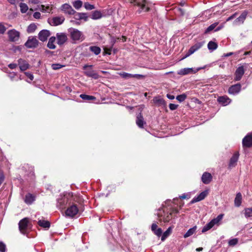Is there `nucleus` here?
<instances>
[{"instance_id": "nucleus-1", "label": "nucleus", "mask_w": 252, "mask_h": 252, "mask_svg": "<svg viewBox=\"0 0 252 252\" xmlns=\"http://www.w3.org/2000/svg\"><path fill=\"white\" fill-rule=\"evenodd\" d=\"M178 213L179 211L176 208L163 207L158 210L157 215L160 221H163L165 223L171 221V223H174V220L177 217L175 215Z\"/></svg>"}, {"instance_id": "nucleus-2", "label": "nucleus", "mask_w": 252, "mask_h": 252, "mask_svg": "<svg viewBox=\"0 0 252 252\" xmlns=\"http://www.w3.org/2000/svg\"><path fill=\"white\" fill-rule=\"evenodd\" d=\"M73 201H77L76 195H73L72 193H67L63 195H60L57 200V207L60 209L65 208L67 205H70Z\"/></svg>"}, {"instance_id": "nucleus-3", "label": "nucleus", "mask_w": 252, "mask_h": 252, "mask_svg": "<svg viewBox=\"0 0 252 252\" xmlns=\"http://www.w3.org/2000/svg\"><path fill=\"white\" fill-rule=\"evenodd\" d=\"M127 2L133 3L139 7L138 12L140 13L142 12L149 11L151 3L147 0H126Z\"/></svg>"}, {"instance_id": "nucleus-4", "label": "nucleus", "mask_w": 252, "mask_h": 252, "mask_svg": "<svg viewBox=\"0 0 252 252\" xmlns=\"http://www.w3.org/2000/svg\"><path fill=\"white\" fill-rule=\"evenodd\" d=\"M68 32L70 34L71 39L74 42L78 41H82L85 39L82 32L77 29L71 28L68 30Z\"/></svg>"}, {"instance_id": "nucleus-5", "label": "nucleus", "mask_w": 252, "mask_h": 252, "mask_svg": "<svg viewBox=\"0 0 252 252\" xmlns=\"http://www.w3.org/2000/svg\"><path fill=\"white\" fill-rule=\"evenodd\" d=\"M76 202L77 201H73L70 205H68V207L65 211L66 216L73 217L77 214L79 212V209L77 205L75 204V202Z\"/></svg>"}, {"instance_id": "nucleus-6", "label": "nucleus", "mask_w": 252, "mask_h": 252, "mask_svg": "<svg viewBox=\"0 0 252 252\" xmlns=\"http://www.w3.org/2000/svg\"><path fill=\"white\" fill-rule=\"evenodd\" d=\"M93 66V65H85L83 67V70H85L84 74L94 79H97L99 78V75L94 70L92 69Z\"/></svg>"}, {"instance_id": "nucleus-7", "label": "nucleus", "mask_w": 252, "mask_h": 252, "mask_svg": "<svg viewBox=\"0 0 252 252\" xmlns=\"http://www.w3.org/2000/svg\"><path fill=\"white\" fill-rule=\"evenodd\" d=\"M19 228L21 233L25 234L29 227L30 222L28 218H25L19 222Z\"/></svg>"}, {"instance_id": "nucleus-8", "label": "nucleus", "mask_w": 252, "mask_h": 252, "mask_svg": "<svg viewBox=\"0 0 252 252\" xmlns=\"http://www.w3.org/2000/svg\"><path fill=\"white\" fill-rule=\"evenodd\" d=\"M38 41L35 37L29 36L25 43V46L28 48H35L38 45Z\"/></svg>"}, {"instance_id": "nucleus-9", "label": "nucleus", "mask_w": 252, "mask_h": 252, "mask_svg": "<svg viewBox=\"0 0 252 252\" xmlns=\"http://www.w3.org/2000/svg\"><path fill=\"white\" fill-rule=\"evenodd\" d=\"M65 20L63 16H56L48 19V23L51 26H56L61 25Z\"/></svg>"}, {"instance_id": "nucleus-10", "label": "nucleus", "mask_w": 252, "mask_h": 252, "mask_svg": "<svg viewBox=\"0 0 252 252\" xmlns=\"http://www.w3.org/2000/svg\"><path fill=\"white\" fill-rule=\"evenodd\" d=\"M242 146L244 148L252 147V134L248 133L242 140Z\"/></svg>"}, {"instance_id": "nucleus-11", "label": "nucleus", "mask_w": 252, "mask_h": 252, "mask_svg": "<svg viewBox=\"0 0 252 252\" xmlns=\"http://www.w3.org/2000/svg\"><path fill=\"white\" fill-rule=\"evenodd\" d=\"M203 45L202 42H198L193 46H192L189 50L188 53L186 54L185 56L182 58V59H184L187 57L189 56L193 53H194L195 51L200 49Z\"/></svg>"}, {"instance_id": "nucleus-12", "label": "nucleus", "mask_w": 252, "mask_h": 252, "mask_svg": "<svg viewBox=\"0 0 252 252\" xmlns=\"http://www.w3.org/2000/svg\"><path fill=\"white\" fill-rule=\"evenodd\" d=\"M8 35L10 41L15 42L18 41L19 39L20 32L16 30L13 29L8 32Z\"/></svg>"}, {"instance_id": "nucleus-13", "label": "nucleus", "mask_w": 252, "mask_h": 252, "mask_svg": "<svg viewBox=\"0 0 252 252\" xmlns=\"http://www.w3.org/2000/svg\"><path fill=\"white\" fill-rule=\"evenodd\" d=\"M57 39V43L59 45H63L67 40V36L66 33L63 32L57 33L56 37Z\"/></svg>"}, {"instance_id": "nucleus-14", "label": "nucleus", "mask_w": 252, "mask_h": 252, "mask_svg": "<svg viewBox=\"0 0 252 252\" xmlns=\"http://www.w3.org/2000/svg\"><path fill=\"white\" fill-rule=\"evenodd\" d=\"M61 9L65 13L69 15H73L76 13V11L72 8L71 6L67 3H64L61 6Z\"/></svg>"}, {"instance_id": "nucleus-15", "label": "nucleus", "mask_w": 252, "mask_h": 252, "mask_svg": "<svg viewBox=\"0 0 252 252\" xmlns=\"http://www.w3.org/2000/svg\"><path fill=\"white\" fill-rule=\"evenodd\" d=\"M248 14V12L247 11H244L239 16V17L234 21L233 24L236 25L243 24Z\"/></svg>"}, {"instance_id": "nucleus-16", "label": "nucleus", "mask_w": 252, "mask_h": 252, "mask_svg": "<svg viewBox=\"0 0 252 252\" xmlns=\"http://www.w3.org/2000/svg\"><path fill=\"white\" fill-rule=\"evenodd\" d=\"M219 23L218 22H215L210 26H209L205 31L204 33H208L210 32H212V31L214 30L215 32H217L220 30L222 28L223 26L221 25L219 27L217 26H218Z\"/></svg>"}, {"instance_id": "nucleus-17", "label": "nucleus", "mask_w": 252, "mask_h": 252, "mask_svg": "<svg viewBox=\"0 0 252 252\" xmlns=\"http://www.w3.org/2000/svg\"><path fill=\"white\" fill-rule=\"evenodd\" d=\"M208 194L207 190H204L199 193L197 196L194 197L191 201V203H194L203 200Z\"/></svg>"}, {"instance_id": "nucleus-18", "label": "nucleus", "mask_w": 252, "mask_h": 252, "mask_svg": "<svg viewBox=\"0 0 252 252\" xmlns=\"http://www.w3.org/2000/svg\"><path fill=\"white\" fill-rule=\"evenodd\" d=\"M200 68H198L196 70H194L193 68H184L179 70L177 73L179 75H185L192 73H196L198 71Z\"/></svg>"}, {"instance_id": "nucleus-19", "label": "nucleus", "mask_w": 252, "mask_h": 252, "mask_svg": "<svg viewBox=\"0 0 252 252\" xmlns=\"http://www.w3.org/2000/svg\"><path fill=\"white\" fill-rule=\"evenodd\" d=\"M239 157V154L238 152H235L231 158L228 166L229 168H233L236 165Z\"/></svg>"}, {"instance_id": "nucleus-20", "label": "nucleus", "mask_w": 252, "mask_h": 252, "mask_svg": "<svg viewBox=\"0 0 252 252\" xmlns=\"http://www.w3.org/2000/svg\"><path fill=\"white\" fill-rule=\"evenodd\" d=\"M50 35V32L47 30H43L38 33V38L41 41H46Z\"/></svg>"}, {"instance_id": "nucleus-21", "label": "nucleus", "mask_w": 252, "mask_h": 252, "mask_svg": "<svg viewBox=\"0 0 252 252\" xmlns=\"http://www.w3.org/2000/svg\"><path fill=\"white\" fill-rule=\"evenodd\" d=\"M245 73L244 67L243 66H239L237 68L235 73L234 80L235 81H239L242 78Z\"/></svg>"}, {"instance_id": "nucleus-22", "label": "nucleus", "mask_w": 252, "mask_h": 252, "mask_svg": "<svg viewBox=\"0 0 252 252\" xmlns=\"http://www.w3.org/2000/svg\"><path fill=\"white\" fill-rule=\"evenodd\" d=\"M241 85L238 83L231 86L228 89V93L230 94H236L239 93L241 90Z\"/></svg>"}, {"instance_id": "nucleus-23", "label": "nucleus", "mask_w": 252, "mask_h": 252, "mask_svg": "<svg viewBox=\"0 0 252 252\" xmlns=\"http://www.w3.org/2000/svg\"><path fill=\"white\" fill-rule=\"evenodd\" d=\"M212 180V176L210 173L204 172L201 177L202 182L205 184H209Z\"/></svg>"}, {"instance_id": "nucleus-24", "label": "nucleus", "mask_w": 252, "mask_h": 252, "mask_svg": "<svg viewBox=\"0 0 252 252\" xmlns=\"http://www.w3.org/2000/svg\"><path fill=\"white\" fill-rule=\"evenodd\" d=\"M218 101L223 106H226L229 104L231 102V99L227 96H220L217 99Z\"/></svg>"}, {"instance_id": "nucleus-25", "label": "nucleus", "mask_w": 252, "mask_h": 252, "mask_svg": "<svg viewBox=\"0 0 252 252\" xmlns=\"http://www.w3.org/2000/svg\"><path fill=\"white\" fill-rule=\"evenodd\" d=\"M18 65L21 71H25L29 68V64L25 60L20 59L18 61Z\"/></svg>"}, {"instance_id": "nucleus-26", "label": "nucleus", "mask_w": 252, "mask_h": 252, "mask_svg": "<svg viewBox=\"0 0 252 252\" xmlns=\"http://www.w3.org/2000/svg\"><path fill=\"white\" fill-rule=\"evenodd\" d=\"M152 231L158 237L161 236L162 230L161 228H158L156 223H153L151 226Z\"/></svg>"}, {"instance_id": "nucleus-27", "label": "nucleus", "mask_w": 252, "mask_h": 252, "mask_svg": "<svg viewBox=\"0 0 252 252\" xmlns=\"http://www.w3.org/2000/svg\"><path fill=\"white\" fill-rule=\"evenodd\" d=\"M136 123L140 128L143 127L144 125L145 124V122L144 121L143 117L141 113H139L137 116Z\"/></svg>"}, {"instance_id": "nucleus-28", "label": "nucleus", "mask_w": 252, "mask_h": 252, "mask_svg": "<svg viewBox=\"0 0 252 252\" xmlns=\"http://www.w3.org/2000/svg\"><path fill=\"white\" fill-rule=\"evenodd\" d=\"M74 15V18L76 20H84L85 21L88 20V16L86 13L76 12Z\"/></svg>"}, {"instance_id": "nucleus-29", "label": "nucleus", "mask_w": 252, "mask_h": 252, "mask_svg": "<svg viewBox=\"0 0 252 252\" xmlns=\"http://www.w3.org/2000/svg\"><path fill=\"white\" fill-rule=\"evenodd\" d=\"M103 14L100 11L95 10L92 12L91 18L93 20H98L101 18Z\"/></svg>"}, {"instance_id": "nucleus-30", "label": "nucleus", "mask_w": 252, "mask_h": 252, "mask_svg": "<svg viewBox=\"0 0 252 252\" xmlns=\"http://www.w3.org/2000/svg\"><path fill=\"white\" fill-rule=\"evenodd\" d=\"M34 196L31 193L27 194L25 198V202L28 204H31L34 201Z\"/></svg>"}, {"instance_id": "nucleus-31", "label": "nucleus", "mask_w": 252, "mask_h": 252, "mask_svg": "<svg viewBox=\"0 0 252 252\" xmlns=\"http://www.w3.org/2000/svg\"><path fill=\"white\" fill-rule=\"evenodd\" d=\"M56 41V37L52 36L51 37L48 41L47 43V47L51 49H54L56 48V45L54 43Z\"/></svg>"}, {"instance_id": "nucleus-32", "label": "nucleus", "mask_w": 252, "mask_h": 252, "mask_svg": "<svg viewBox=\"0 0 252 252\" xmlns=\"http://www.w3.org/2000/svg\"><path fill=\"white\" fill-rule=\"evenodd\" d=\"M197 226H194L192 228L189 229L187 232L184 235V237L185 238H188L191 235H192L196 231Z\"/></svg>"}, {"instance_id": "nucleus-33", "label": "nucleus", "mask_w": 252, "mask_h": 252, "mask_svg": "<svg viewBox=\"0 0 252 252\" xmlns=\"http://www.w3.org/2000/svg\"><path fill=\"white\" fill-rule=\"evenodd\" d=\"M89 50L95 55H99L101 52V49L97 46H91L89 47Z\"/></svg>"}, {"instance_id": "nucleus-34", "label": "nucleus", "mask_w": 252, "mask_h": 252, "mask_svg": "<svg viewBox=\"0 0 252 252\" xmlns=\"http://www.w3.org/2000/svg\"><path fill=\"white\" fill-rule=\"evenodd\" d=\"M242 203V195L240 192L237 193L234 200L235 205L236 207L240 206Z\"/></svg>"}, {"instance_id": "nucleus-35", "label": "nucleus", "mask_w": 252, "mask_h": 252, "mask_svg": "<svg viewBox=\"0 0 252 252\" xmlns=\"http://www.w3.org/2000/svg\"><path fill=\"white\" fill-rule=\"evenodd\" d=\"M223 217V214H220L216 218H214L211 220L210 222L213 224V225L214 226L215 225L218 224L220 222V221L222 219Z\"/></svg>"}, {"instance_id": "nucleus-36", "label": "nucleus", "mask_w": 252, "mask_h": 252, "mask_svg": "<svg viewBox=\"0 0 252 252\" xmlns=\"http://www.w3.org/2000/svg\"><path fill=\"white\" fill-rule=\"evenodd\" d=\"M172 227L170 226L168 229L161 235V240L163 241L165 239L169 236L171 233Z\"/></svg>"}, {"instance_id": "nucleus-37", "label": "nucleus", "mask_w": 252, "mask_h": 252, "mask_svg": "<svg viewBox=\"0 0 252 252\" xmlns=\"http://www.w3.org/2000/svg\"><path fill=\"white\" fill-rule=\"evenodd\" d=\"M80 97L83 100L90 101L91 100H95L96 98L95 97L93 96V95H89L85 94H81L80 95Z\"/></svg>"}, {"instance_id": "nucleus-38", "label": "nucleus", "mask_w": 252, "mask_h": 252, "mask_svg": "<svg viewBox=\"0 0 252 252\" xmlns=\"http://www.w3.org/2000/svg\"><path fill=\"white\" fill-rule=\"evenodd\" d=\"M38 224L39 226L45 228H48L50 226V223L48 221L44 220H39L38 221Z\"/></svg>"}, {"instance_id": "nucleus-39", "label": "nucleus", "mask_w": 252, "mask_h": 252, "mask_svg": "<svg viewBox=\"0 0 252 252\" xmlns=\"http://www.w3.org/2000/svg\"><path fill=\"white\" fill-rule=\"evenodd\" d=\"M208 48L209 50L213 51L218 48V44L217 43L212 41H209L207 45Z\"/></svg>"}, {"instance_id": "nucleus-40", "label": "nucleus", "mask_w": 252, "mask_h": 252, "mask_svg": "<svg viewBox=\"0 0 252 252\" xmlns=\"http://www.w3.org/2000/svg\"><path fill=\"white\" fill-rule=\"evenodd\" d=\"M153 102L156 104L158 105H163L165 104V101L163 99L159 98V97H155L153 99Z\"/></svg>"}, {"instance_id": "nucleus-41", "label": "nucleus", "mask_w": 252, "mask_h": 252, "mask_svg": "<svg viewBox=\"0 0 252 252\" xmlns=\"http://www.w3.org/2000/svg\"><path fill=\"white\" fill-rule=\"evenodd\" d=\"M37 28L36 25L34 23L31 24L27 28V31L28 33L33 32Z\"/></svg>"}, {"instance_id": "nucleus-42", "label": "nucleus", "mask_w": 252, "mask_h": 252, "mask_svg": "<svg viewBox=\"0 0 252 252\" xmlns=\"http://www.w3.org/2000/svg\"><path fill=\"white\" fill-rule=\"evenodd\" d=\"M72 5L75 9L78 10L82 7V2L80 0H77L73 2Z\"/></svg>"}, {"instance_id": "nucleus-43", "label": "nucleus", "mask_w": 252, "mask_h": 252, "mask_svg": "<svg viewBox=\"0 0 252 252\" xmlns=\"http://www.w3.org/2000/svg\"><path fill=\"white\" fill-rule=\"evenodd\" d=\"M214 226L211 223V222L210 221L208 223H207L202 228V232L204 233L208 230H210L211 228H212Z\"/></svg>"}, {"instance_id": "nucleus-44", "label": "nucleus", "mask_w": 252, "mask_h": 252, "mask_svg": "<svg viewBox=\"0 0 252 252\" xmlns=\"http://www.w3.org/2000/svg\"><path fill=\"white\" fill-rule=\"evenodd\" d=\"M245 216L247 218L252 217V207L245 209Z\"/></svg>"}, {"instance_id": "nucleus-45", "label": "nucleus", "mask_w": 252, "mask_h": 252, "mask_svg": "<svg viewBox=\"0 0 252 252\" xmlns=\"http://www.w3.org/2000/svg\"><path fill=\"white\" fill-rule=\"evenodd\" d=\"M20 10L22 13H26L28 10V6L26 3H21L20 4Z\"/></svg>"}, {"instance_id": "nucleus-46", "label": "nucleus", "mask_w": 252, "mask_h": 252, "mask_svg": "<svg viewBox=\"0 0 252 252\" xmlns=\"http://www.w3.org/2000/svg\"><path fill=\"white\" fill-rule=\"evenodd\" d=\"M187 96L185 94L178 95L176 96V99L180 102H183L187 98Z\"/></svg>"}, {"instance_id": "nucleus-47", "label": "nucleus", "mask_w": 252, "mask_h": 252, "mask_svg": "<svg viewBox=\"0 0 252 252\" xmlns=\"http://www.w3.org/2000/svg\"><path fill=\"white\" fill-rule=\"evenodd\" d=\"M238 243V238H233L229 240L228 245L229 246L233 247Z\"/></svg>"}, {"instance_id": "nucleus-48", "label": "nucleus", "mask_w": 252, "mask_h": 252, "mask_svg": "<svg viewBox=\"0 0 252 252\" xmlns=\"http://www.w3.org/2000/svg\"><path fill=\"white\" fill-rule=\"evenodd\" d=\"M120 75L124 79H128L133 77V74L126 72L120 73Z\"/></svg>"}, {"instance_id": "nucleus-49", "label": "nucleus", "mask_w": 252, "mask_h": 252, "mask_svg": "<svg viewBox=\"0 0 252 252\" xmlns=\"http://www.w3.org/2000/svg\"><path fill=\"white\" fill-rule=\"evenodd\" d=\"M64 66V65H62L60 63H53L51 65L52 68L53 70H58Z\"/></svg>"}, {"instance_id": "nucleus-50", "label": "nucleus", "mask_w": 252, "mask_h": 252, "mask_svg": "<svg viewBox=\"0 0 252 252\" xmlns=\"http://www.w3.org/2000/svg\"><path fill=\"white\" fill-rule=\"evenodd\" d=\"M84 7L88 10H91L95 8L94 5L90 4L88 2H85L84 3Z\"/></svg>"}, {"instance_id": "nucleus-51", "label": "nucleus", "mask_w": 252, "mask_h": 252, "mask_svg": "<svg viewBox=\"0 0 252 252\" xmlns=\"http://www.w3.org/2000/svg\"><path fill=\"white\" fill-rule=\"evenodd\" d=\"M35 10H38L42 12H46L48 10H45V6L44 5H38Z\"/></svg>"}, {"instance_id": "nucleus-52", "label": "nucleus", "mask_w": 252, "mask_h": 252, "mask_svg": "<svg viewBox=\"0 0 252 252\" xmlns=\"http://www.w3.org/2000/svg\"><path fill=\"white\" fill-rule=\"evenodd\" d=\"M6 251V245L2 242H0V252H5Z\"/></svg>"}, {"instance_id": "nucleus-53", "label": "nucleus", "mask_w": 252, "mask_h": 252, "mask_svg": "<svg viewBox=\"0 0 252 252\" xmlns=\"http://www.w3.org/2000/svg\"><path fill=\"white\" fill-rule=\"evenodd\" d=\"M178 105L173 103H170L169 105V109L171 110H175L178 108Z\"/></svg>"}, {"instance_id": "nucleus-54", "label": "nucleus", "mask_w": 252, "mask_h": 252, "mask_svg": "<svg viewBox=\"0 0 252 252\" xmlns=\"http://www.w3.org/2000/svg\"><path fill=\"white\" fill-rule=\"evenodd\" d=\"M6 30V29L4 27V26L2 24L0 23V33H3L5 32Z\"/></svg>"}, {"instance_id": "nucleus-55", "label": "nucleus", "mask_w": 252, "mask_h": 252, "mask_svg": "<svg viewBox=\"0 0 252 252\" xmlns=\"http://www.w3.org/2000/svg\"><path fill=\"white\" fill-rule=\"evenodd\" d=\"M25 74L26 75V76H27L31 81L33 80V76L32 73L28 72H26L25 73Z\"/></svg>"}, {"instance_id": "nucleus-56", "label": "nucleus", "mask_w": 252, "mask_h": 252, "mask_svg": "<svg viewBox=\"0 0 252 252\" xmlns=\"http://www.w3.org/2000/svg\"><path fill=\"white\" fill-rule=\"evenodd\" d=\"M144 77V75H141V74H133V77H132V78H137L138 79L143 78Z\"/></svg>"}, {"instance_id": "nucleus-57", "label": "nucleus", "mask_w": 252, "mask_h": 252, "mask_svg": "<svg viewBox=\"0 0 252 252\" xmlns=\"http://www.w3.org/2000/svg\"><path fill=\"white\" fill-rule=\"evenodd\" d=\"M190 197V195L189 194L184 193L181 196L180 198L182 199H189Z\"/></svg>"}, {"instance_id": "nucleus-58", "label": "nucleus", "mask_w": 252, "mask_h": 252, "mask_svg": "<svg viewBox=\"0 0 252 252\" xmlns=\"http://www.w3.org/2000/svg\"><path fill=\"white\" fill-rule=\"evenodd\" d=\"M33 16L35 19H39L41 16V14L39 12H35L34 13Z\"/></svg>"}, {"instance_id": "nucleus-59", "label": "nucleus", "mask_w": 252, "mask_h": 252, "mask_svg": "<svg viewBox=\"0 0 252 252\" xmlns=\"http://www.w3.org/2000/svg\"><path fill=\"white\" fill-rule=\"evenodd\" d=\"M9 3L12 4H16L19 1H23V0H7Z\"/></svg>"}, {"instance_id": "nucleus-60", "label": "nucleus", "mask_w": 252, "mask_h": 252, "mask_svg": "<svg viewBox=\"0 0 252 252\" xmlns=\"http://www.w3.org/2000/svg\"><path fill=\"white\" fill-rule=\"evenodd\" d=\"M4 180V176L2 173V172L0 170V186L2 184Z\"/></svg>"}, {"instance_id": "nucleus-61", "label": "nucleus", "mask_w": 252, "mask_h": 252, "mask_svg": "<svg viewBox=\"0 0 252 252\" xmlns=\"http://www.w3.org/2000/svg\"><path fill=\"white\" fill-rule=\"evenodd\" d=\"M8 66L10 69H13L17 67V64L16 63H10L8 65Z\"/></svg>"}, {"instance_id": "nucleus-62", "label": "nucleus", "mask_w": 252, "mask_h": 252, "mask_svg": "<svg viewBox=\"0 0 252 252\" xmlns=\"http://www.w3.org/2000/svg\"><path fill=\"white\" fill-rule=\"evenodd\" d=\"M29 2L32 4H38L40 2L39 0H30Z\"/></svg>"}, {"instance_id": "nucleus-63", "label": "nucleus", "mask_w": 252, "mask_h": 252, "mask_svg": "<svg viewBox=\"0 0 252 252\" xmlns=\"http://www.w3.org/2000/svg\"><path fill=\"white\" fill-rule=\"evenodd\" d=\"M236 14H237V13H235V14H233L232 15L230 16V17H229L227 19L226 21H230V20H232V19H234V18L235 17V16H236Z\"/></svg>"}, {"instance_id": "nucleus-64", "label": "nucleus", "mask_w": 252, "mask_h": 252, "mask_svg": "<svg viewBox=\"0 0 252 252\" xmlns=\"http://www.w3.org/2000/svg\"><path fill=\"white\" fill-rule=\"evenodd\" d=\"M166 96L168 99H171V100L175 98L174 95H172L171 94H167Z\"/></svg>"}]
</instances>
